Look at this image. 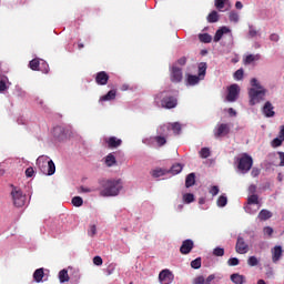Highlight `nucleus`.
I'll return each mask as SVG.
<instances>
[{"label": "nucleus", "mask_w": 284, "mask_h": 284, "mask_svg": "<svg viewBox=\"0 0 284 284\" xmlns=\"http://www.w3.org/2000/svg\"><path fill=\"white\" fill-rule=\"evenodd\" d=\"M265 97H267V90L258 79H251V88L248 89V105H258V103H263L265 101Z\"/></svg>", "instance_id": "f257e3e1"}, {"label": "nucleus", "mask_w": 284, "mask_h": 284, "mask_svg": "<svg viewBox=\"0 0 284 284\" xmlns=\"http://www.w3.org/2000/svg\"><path fill=\"white\" fill-rule=\"evenodd\" d=\"M123 190V181L121 179L106 180L102 183L101 196H119Z\"/></svg>", "instance_id": "f03ea898"}, {"label": "nucleus", "mask_w": 284, "mask_h": 284, "mask_svg": "<svg viewBox=\"0 0 284 284\" xmlns=\"http://www.w3.org/2000/svg\"><path fill=\"white\" fill-rule=\"evenodd\" d=\"M155 104L158 108H165L166 110H172L176 108L179 101L170 91H162L158 93L154 98Z\"/></svg>", "instance_id": "7ed1b4c3"}, {"label": "nucleus", "mask_w": 284, "mask_h": 284, "mask_svg": "<svg viewBox=\"0 0 284 284\" xmlns=\"http://www.w3.org/2000/svg\"><path fill=\"white\" fill-rule=\"evenodd\" d=\"M237 174H247L254 165V159L247 153H242L240 158L234 159Z\"/></svg>", "instance_id": "20e7f679"}, {"label": "nucleus", "mask_w": 284, "mask_h": 284, "mask_svg": "<svg viewBox=\"0 0 284 284\" xmlns=\"http://www.w3.org/2000/svg\"><path fill=\"white\" fill-rule=\"evenodd\" d=\"M37 165L45 176H52L57 172V165H54V161L50 160L49 156H39L37 159Z\"/></svg>", "instance_id": "39448f33"}, {"label": "nucleus", "mask_w": 284, "mask_h": 284, "mask_svg": "<svg viewBox=\"0 0 284 284\" xmlns=\"http://www.w3.org/2000/svg\"><path fill=\"white\" fill-rule=\"evenodd\" d=\"M11 197L16 207H23L26 205V194L14 185H12Z\"/></svg>", "instance_id": "423d86ee"}, {"label": "nucleus", "mask_w": 284, "mask_h": 284, "mask_svg": "<svg viewBox=\"0 0 284 284\" xmlns=\"http://www.w3.org/2000/svg\"><path fill=\"white\" fill-rule=\"evenodd\" d=\"M231 130L232 125H230V123H217L213 130V134L215 139H221L223 136H227Z\"/></svg>", "instance_id": "0eeeda50"}, {"label": "nucleus", "mask_w": 284, "mask_h": 284, "mask_svg": "<svg viewBox=\"0 0 284 284\" xmlns=\"http://www.w3.org/2000/svg\"><path fill=\"white\" fill-rule=\"evenodd\" d=\"M142 143L144 145H149L151 148L154 146V143H156V145L159 148H163V145H165V143H168V140L165 139V136L158 134L156 136L143 139Z\"/></svg>", "instance_id": "6e6552de"}, {"label": "nucleus", "mask_w": 284, "mask_h": 284, "mask_svg": "<svg viewBox=\"0 0 284 284\" xmlns=\"http://www.w3.org/2000/svg\"><path fill=\"white\" fill-rule=\"evenodd\" d=\"M227 95H226V101H229V103H234V101H236V99H239V94L241 93V88L239 87V84H231L227 88Z\"/></svg>", "instance_id": "1a4fd4ad"}, {"label": "nucleus", "mask_w": 284, "mask_h": 284, "mask_svg": "<svg viewBox=\"0 0 284 284\" xmlns=\"http://www.w3.org/2000/svg\"><path fill=\"white\" fill-rule=\"evenodd\" d=\"M171 81L173 83H181L183 81V69L176 64L171 67Z\"/></svg>", "instance_id": "9d476101"}, {"label": "nucleus", "mask_w": 284, "mask_h": 284, "mask_svg": "<svg viewBox=\"0 0 284 284\" xmlns=\"http://www.w3.org/2000/svg\"><path fill=\"white\" fill-rule=\"evenodd\" d=\"M235 251L237 254H247V252H250V245L245 243V239H243L241 235L237 236Z\"/></svg>", "instance_id": "9b49d317"}, {"label": "nucleus", "mask_w": 284, "mask_h": 284, "mask_svg": "<svg viewBox=\"0 0 284 284\" xmlns=\"http://www.w3.org/2000/svg\"><path fill=\"white\" fill-rule=\"evenodd\" d=\"M223 34H230V39L231 41H233L234 36H232V30L230 29V27H222L220 28L216 32L215 36L213 38V41L215 43H219V41H221V39H223Z\"/></svg>", "instance_id": "f8f14e48"}, {"label": "nucleus", "mask_w": 284, "mask_h": 284, "mask_svg": "<svg viewBox=\"0 0 284 284\" xmlns=\"http://www.w3.org/2000/svg\"><path fill=\"white\" fill-rule=\"evenodd\" d=\"M159 281L161 284H170L172 283V281H174V275L172 274V272H170V270H163L159 274Z\"/></svg>", "instance_id": "ddd939ff"}, {"label": "nucleus", "mask_w": 284, "mask_h": 284, "mask_svg": "<svg viewBox=\"0 0 284 284\" xmlns=\"http://www.w3.org/2000/svg\"><path fill=\"white\" fill-rule=\"evenodd\" d=\"M194 250V241L185 240L180 247L181 254H190Z\"/></svg>", "instance_id": "4468645a"}, {"label": "nucleus", "mask_w": 284, "mask_h": 284, "mask_svg": "<svg viewBox=\"0 0 284 284\" xmlns=\"http://www.w3.org/2000/svg\"><path fill=\"white\" fill-rule=\"evenodd\" d=\"M262 112L266 119H272L276 114L274 112V105H272V102L267 101L265 102L264 106L262 108Z\"/></svg>", "instance_id": "2eb2a0df"}, {"label": "nucleus", "mask_w": 284, "mask_h": 284, "mask_svg": "<svg viewBox=\"0 0 284 284\" xmlns=\"http://www.w3.org/2000/svg\"><path fill=\"white\" fill-rule=\"evenodd\" d=\"M110 80V75L105 71H100L97 73L95 83L98 85H108V81Z\"/></svg>", "instance_id": "dca6fc26"}, {"label": "nucleus", "mask_w": 284, "mask_h": 284, "mask_svg": "<svg viewBox=\"0 0 284 284\" xmlns=\"http://www.w3.org/2000/svg\"><path fill=\"white\" fill-rule=\"evenodd\" d=\"M282 256H283V247L281 245H276L275 247L272 248L273 263H278Z\"/></svg>", "instance_id": "f3484780"}, {"label": "nucleus", "mask_w": 284, "mask_h": 284, "mask_svg": "<svg viewBox=\"0 0 284 284\" xmlns=\"http://www.w3.org/2000/svg\"><path fill=\"white\" fill-rule=\"evenodd\" d=\"M53 136L58 141H63V139H65V136H67L65 128H63V126H55V128H53Z\"/></svg>", "instance_id": "a211bd4d"}, {"label": "nucleus", "mask_w": 284, "mask_h": 284, "mask_svg": "<svg viewBox=\"0 0 284 284\" xmlns=\"http://www.w3.org/2000/svg\"><path fill=\"white\" fill-rule=\"evenodd\" d=\"M201 81H203L199 75H194V74H186V85L189 87H194V85H199V83H201Z\"/></svg>", "instance_id": "6ab92c4d"}, {"label": "nucleus", "mask_w": 284, "mask_h": 284, "mask_svg": "<svg viewBox=\"0 0 284 284\" xmlns=\"http://www.w3.org/2000/svg\"><path fill=\"white\" fill-rule=\"evenodd\" d=\"M205 74H207V62H200L197 64V77L205 80Z\"/></svg>", "instance_id": "aec40b11"}, {"label": "nucleus", "mask_w": 284, "mask_h": 284, "mask_svg": "<svg viewBox=\"0 0 284 284\" xmlns=\"http://www.w3.org/2000/svg\"><path fill=\"white\" fill-rule=\"evenodd\" d=\"M256 61H261V53L248 54L244 58L245 65H252Z\"/></svg>", "instance_id": "412c9836"}, {"label": "nucleus", "mask_w": 284, "mask_h": 284, "mask_svg": "<svg viewBox=\"0 0 284 284\" xmlns=\"http://www.w3.org/2000/svg\"><path fill=\"white\" fill-rule=\"evenodd\" d=\"M258 210H261V204H246L244 206V211L246 212V214H256V212H258Z\"/></svg>", "instance_id": "4be33fe9"}, {"label": "nucleus", "mask_w": 284, "mask_h": 284, "mask_svg": "<svg viewBox=\"0 0 284 284\" xmlns=\"http://www.w3.org/2000/svg\"><path fill=\"white\" fill-rule=\"evenodd\" d=\"M10 85H12V83H10L8 77L3 75L2 78H0V94L6 92V90H8Z\"/></svg>", "instance_id": "5701e85b"}, {"label": "nucleus", "mask_w": 284, "mask_h": 284, "mask_svg": "<svg viewBox=\"0 0 284 284\" xmlns=\"http://www.w3.org/2000/svg\"><path fill=\"white\" fill-rule=\"evenodd\" d=\"M109 148H119L123 141L121 139H118L116 136H111L106 141Z\"/></svg>", "instance_id": "b1692460"}, {"label": "nucleus", "mask_w": 284, "mask_h": 284, "mask_svg": "<svg viewBox=\"0 0 284 284\" xmlns=\"http://www.w3.org/2000/svg\"><path fill=\"white\" fill-rule=\"evenodd\" d=\"M231 281L232 283L234 284H244L245 283V276L244 275H241L239 273H233L231 275Z\"/></svg>", "instance_id": "393cba45"}, {"label": "nucleus", "mask_w": 284, "mask_h": 284, "mask_svg": "<svg viewBox=\"0 0 284 284\" xmlns=\"http://www.w3.org/2000/svg\"><path fill=\"white\" fill-rule=\"evenodd\" d=\"M43 276H45L43 268H37L33 273V280L36 283H41L43 281Z\"/></svg>", "instance_id": "a878e982"}, {"label": "nucleus", "mask_w": 284, "mask_h": 284, "mask_svg": "<svg viewBox=\"0 0 284 284\" xmlns=\"http://www.w3.org/2000/svg\"><path fill=\"white\" fill-rule=\"evenodd\" d=\"M272 216H273V214H272L271 211H267V210L263 209V210L258 213L257 219H258L260 221H268V219H272Z\"/></svg>", "instance_id": "bb28decb"}, {"label": "nucleus", "mask_w": 284, "mask_h": 284, "mask_svg": "<svg viewBox=\"0 0 284 284\" xmlns=\"http://www.w3.org/2000/svg\"><path fill=\"white\" fill-rule=\"evenodd\" d=\"M196 183V174L190 173L185 179V187H192Z\"/></svg>", "instance_id": "cd10ccee"}, {"label": "nucleus", "mask_w": 284, "mask_h": 284, "mask_svg": "<svg viewBox=\"0 0 284 284\" xmlns=\"http://www.w3.org/2000/svg\"><path fill=\"white\" fill-rule=\"evenodd\" d=\"M116 99V90H110L105 95L100 98V101H114Z\"/></svg>", "instance_id": "c85d7f7f"}, {"label": "nucleus", "mask_w": 284, "mask_h": 284, "mask_svg": "<svg viewBox=\"0 0 284 284\" xmlns=\"http://www.w3.org/2000/svg\"><path fill=\"white\" fill-rule=\"evenodd\" d=\"M105 165L108 168H112L114 165H116V158L114 156V154L109 153L105 158Z\"/></svg>", "instance_id": "c756f323"}, {"label": "nucleus", "mask_w": 284, "mask_h": 284, "mask_svg": "<svg viewBox=\"0 0 284 284\" xmlns=\"http://www.w3.org/2000/svg\"><path fill=\"white\" fill-rule=\"evenodd\" d=\"M169 172L173 175L181 174V172H183V164L181 163L173 164Z\"/></svg>", "instance_id": "7c9ffc66"}, {"label": "nucleus", "mask_w": 284, "mask_h": 284, "mask_svg": "<svg viewBox=\"0 0 284 284\" xmlns=\"http://www.w3.org/2000/svg\"><path fill=\"white\" fill-rule=\"evenodd\" d=\"M156 133L164 138L168 136L170 134V125L164 124L159 126Z\"/></svg>", "instance_id": "2f4dec72"}, {"label": "nucleus", "mask_w": 284, "mask_h": 284, "mask_svg": "<svg viewBox=\"0 0 284 284\" xmlns=\"http://www.w3.org/2000/svg\"><path fill=\"white\" fill-rule=\"evenodd\" d=\"M60 283H68L70 281V275H68V270L63 268L59 272Z\"/></svg>", "instance_id": "473e14b6"}, {"label": "nucleus", "mask_w": 284, "mask_h": 284, "mask_svg": "<svg viewBox=\"0 0 284 284\" xmlns=\"http://www.w3.org/2000/svg\"><path fill=\"white\" fill-rule=\"evenodd\" d=\"M248 37L251 39H256V37H261V31L256 30V28L252 24L248 26Z\"/></svg>", "instance_id": "72a5a7b5"}, {"label": "nucleus", "mask_w": 284, "mask_h": 284, "mask_svg": "<svg viewBox=\"0 0 284 284\" xmlns=\"http://www.w3.org/2000/svg\"><path fill=\"white\" fill-rule=\"evenodd\" d=\"M206 21L209 23H217L219 21V12H216L215 10H213L211 13H209Z\"/></svg>", "instance_id": "f704fd0d"}, {"label": "nucleus", "mask_w": 284, "mask_h": 284, "mask_svg": "<svg viewBox=\"0 0 284 284\" xmlns=\"http://www.w3.org/2000/svg\"><path fill=\"white\" fill-rule=\"evenodd\" d=\"M199 40L201 43H212V36L210 33H200Z\"/></svg>", "instance_id": "c9c22d12"}, {"label": "nucleus", "mask_w": 284, "mask_h": 284, "mask_svg": "<svg viewBox=\"0 0 284 284\" xmlns=\"http://www.w3.org/2000/svg\"><path fill=\"white\" fill-rule=\"evenodd\" d=\"M247 205H261V202H258V195L253 194L247 197Z\"/></svg>", "instance_id": "e433bc0d"}, {"label": "nucleus", "mask_w": 284, "mask_h": 284, "mask_svg": "<svg viewBox=\"0 0 284 284\" xmlns=\"http://www.w3.org/2000/svg\"><path fill=\"white\" fill-rule=\"evenodd\" d=\"M165 174H168V171L163 169H155L152 171L153 179H160V176H165Z\"/></svg>", "instance_id": "4c0bfd02"}, {"label": "nucleus", "mask_w": 284, "mask_h": 284, "mask_svg": "<svg viewBox=\"0 0 284 284\" xmlns=\"http://www.w3.org/2000/svg\"><path fill=\"white\" fill-rule=\"evenodd\" d=\"M217 207H225L227 205V195L222 194L216 201Z\"/></svg>", "instance_id": "58836bf2"}, {"label": "nucleus", "mask_w": 284, "mask_h": 284, "mask_svg": "<svg viewBox=\"0 0 284 284\" xmlns=\"http://www.w3.org/2000/svg\"><path fill=\"white\" fill-rule=\"evenodd\" d=\"M244 74H245V71L243 70V68H241L234 72L233 78L235 81H243Z\"/></svg>", "instance_id": "ea45409f"}, {"label": "nucleus", "mask_w": 284, "mask_h": 284, "mask_svg": "<svg viewBox=\"0 0 284 284\" xmlns=\"http://www.w3.org/2000/svg\"><path fill=\"white\" fill-rule=\"evenodd\" d=\"M40 72H43V74H48L50 72V65L44 60H40Z\"/></svg>", "instance_id": "a19ab883"}, {"label": "nucleus", "mask_w": 284, "mask_h": 284, "mask_svg": "<svg viewBox=\"0 0 284 284\" xmlns=\"http://www.w3.org/2000/svg\"><path fill=\"white\" fill-rule=\"evenodd\" d=\"M260 261L258 257L252 255L247 258V265L248 267H256V265H258Z\"/></svg>", "instance_id": "79ce46f5"}, {"label": "nucleus", "mask_w": 284, "mask_h": 284, "mask_svg": "<svg viewBox=\"0 0 284 284\" xmlns=\"http://www.w3.org/2000/svg\"><path fill=\"white\" fill-rule=\"evenodd\" d=\"M41 65V60L39 59H33L29 62V68H31V70H40V67Z\"/></svg>", "instance_id": "37998d69"}, {"label": "nucleus", "mask_w": 284, "mask_h": 284, "mask_svg": "<svg viewBox=\"0 0 284 284\" xmlns=\"http://www.w3.org/2000/svg\"><path fill=\"white\" fill-rule=\"evenodd\" d=\"M71 203L74 207H81V205H83V197L74 196L72 197Z\"/></svg>", "instance_id": "c03bdc74"}, {"label": "nucleus", "mask_w": 284, "mask_h": 284, "mask_svg": "<svg viewBox=\"0 0 284 284\" xmlns=\"http://www.w3.org/2000/svg\"><path fill=\"white\" fill-rule=\"evenodd\" d=\"M212 154V152L210 151V148H202L200 150V156L201 159H210V155Z\"/></svg>", "instance_id": "a18cd8bd"}, {"label": "nucleus", "mask_w": 284, "mask_h": 284, "mask_svg": "<svg viewBox=\"0 0 284 284\" xmlns=\"http://www.w3.org/2000/svg\"><path fill=\"white\" fill-rule=\"evenodd\" d=\"M283 139L278 135L277 138L273 139L271 142L272 148H281L283 145Z\"/></svg>", "instance_id": "49530a36"}, {"label": "nucleus", "mask_w": 284, "mask_h": 284, "mask_svg": "<svg viewBox=\"0 0 284 284\" xmlns=\"http://www.w3.org/2000/svg\"><path fill=\"white\" fill-rule=\"evenodd\" d=\"M183 202L186 203V204L194 203V194L185 193L183 195Z\"/></svg>", "instance_id": "de8ad7c7"}, {"label": "nucleus", "mask_w": 284, "mask_h": 284, "mask_svg": "<svg viewBox=\"0 0 284 284\" xmlns=\"http://www.w3.org/2000/svg\"><path fill=\"white\" fill-rule=\"evenodd\" d=\"M14 94H16V97H20V99H24L26 91H23V89L21 87L16 85Z\"/></svg>", "instance_id": "09e8293b"}, {"label": "nucleus", "mask_w": 284, "mask_h": 284, "mask_svg": "<svg viewBox=\"0 0 284 284\" xmlns=\"http://www.w3.org/2000/svg\"><path fill=\"white\" fill-rule=\"evenodd\" d=\"M213 256H225V248L220 246L215 247L213 250Z\"/></svg>", "instance_id": "8fccbe9b"}, {"label": "nucleus", "mask_w": 284, "mask_h": 284, "mask_svg": "<svg viewBox=\"0 0 284 284\" xmlns=\"http://www.w3.org/2000/svg\"><path fill=\"white\" fill-rule=\"evenodd\" d=\"M191 267L193 270H201V257H197L191 262Z\"/></svg>", "instance_id": "3c124183"}, {"label": "nucleus", "mask_w": 284, "mask_h": 284, "mask_svg": "<svg viewBox=\"0 0 284 284\" xmlns=\"http://www.w3.org/2000/svg\"><path fill=\"white\" fill-rule=\"evenodd\" d=\"M229 19L230 21H232L233 23H239V14L235 11H231L229 14Z\"/></svg>", "instance_id": "603ef678"}, {"label": "nucleus", "mask_w": 284, "mask_h": 284, "mask_svg": "<svg viewBox=\"0 0 284 284\" xmlns=\"http://www.w3.org/2000/svg\"><path fill=\"white\" fill-rule=\"evenodd\" d=\"M240 261L239 257H231L227 261V266L229 267H236V265H239Z\"/></svg>", "instance_id": "864d4df0"}, {"label": "nucleus", "mask_w": 284, "mask_h": 284, "mask_svg": "<svg viewBox=\"0 0 284 284\" xmlns=\"http://www.w3.org/2000/svg\"><path fill=\"white\" fill-rule=\"evenodd\" d=\"M225 1L226 0H215V8L222 12L223 8H225Z\"/></svg>", "instance_id": "5fc2aeb1"}, {"label": "nucleus", "mask_w": 284, "mask_h": 284, "mask_svg": "<svg viewBox=\"0 0 284 284\" xmlns=\"http://www.w3.org/2000/svg\"><path fill=\"white\" fill-rule=\"evenodd\" d=\"M171 128L174 134H181V123L174 122L173 124H171Z\"/></svg>", "instance_id": "6e6d98bb"}, {"label": "nucleus", "mask_w": 284, "mask_h": 284, "mask_svg": "<svg viewBox=\"0 0 284 284\" xmlns=\"http://www.w3.org/2000/svg\"><path fill=\"white\" fill-rule=\"evenodd\" d=\"M114 270H116V264H110L105 268L106 276H110V275L114 274Z\"/></svg>", "instance_id": "4d7b16f0"}, {"label": "nucleus", "mask_w": 284, "mask_h": 284, "mask_svg": "<svg viewBox=\"0 0 284 284\" xmlns=\"http://www.w3.org/2000/svg\"><path fill=\"white\" fill-rule=\"evenodd\" d=\"M88 235L91 236V237L97 235V225L91 224V225L89 226Z\"/></svg>", "instance_id": "13d9d810"}, {"label": "nucleus", "mask_w": 284, "mask_h": 284, "mask_svg": "<svg viewBox=\"0 0 284 284\" xmlns=\"http://www.w3.org/2000/svg\"><path fill=\"white\" fill-rule=\"evenodd\" d=\"M193 284H205V277L203 275H199L193 280Z\"/></svg>", "instance_id": "bf43d9fd"}, {"label": "nucleus", "mask_w": 284, "mask_h": 284, "mask_svg": "<svg viewBox=\"0 0 284 284\" xmlns=\"http://www.w3.org/2000/svg\"><path fill=\"white\" fill-rule=\"evenodd\" d=\"M26 176L28 179H32L34 176V169L32 166H29L27 170H26Z\"/></svg>", "instance_id": "052dcab7"}, {"label": "nucleus", "mask_w": 284, "mask_h": 284, "mask_svg": "<svg viewBox=\"0 0 284 284\" xmlns=\"http://www.w3.org/2000/svg\"><path fill=\"white\" fill-rule=\"evenodd\" d=\"M78 192H79L80 194H90V192H92V189L85 187V186H80V187L78 189Z\"/></svg>", "instance_id": "680f3d73"}, {"label": "nucleus", "mask_w": 284, "mask_h": 284, "mask_svg": "<svg viewBox=\"0 0 284 284\" xmlns=\"http://www.w3.org/2000/svg\"><path fill=\"white\" fill-rule=\"evenodd\" d=\"M187 63V59L185 57L180 58L173 65H185Z\"/></svg>", "instance_id": "e2e57ef3"}, {"label": "nucleus", "mask_w": 284, "mask_h": 284, "mask_svg": "<svg viewBox=\"0 0 284 284\" xmlns=\"http://www.w3.org/2000/svg\"><path fill=\"white\" fill-rule=\"evenodd\" d=\"M216 278V274H211L206 277V280L204 278V284H212V281H215Z\"/></svg>", "instance_id": "0e129e2a"}, {"label": "nucleus", "mask_w": 284, "mask_h": 284, "mask_svg": "<svg viewBox=\"0 0 284 284\" xmlns=\"http://www.w3.org/2000/svg\"><path fill=\"white\" fill-rule=\"evenodd\" d=\"M261 174V169L258 168H253L251 171V176H253V179H256V176H258Z\"/></svg>", "instance_id": "69168bd1"}, {"label": "nucleus", "mask_w": 284, "mask_h": 284, "mask_svg": "<svg viewBox=\"0 0 284 284\" xmlns=\"http://www.w3.org/2000/svg\"><path fill=\"white\" fill-rule=\"evenodd\" d=\"M93 263L98 266L103 265V258H101V256L97 255L93 257Z\"/></svg>", "instance_id": "338daca9"}, {"label": "nucleus", "mask_w": 284, "mask_h": 284, "mask_svg": "<svg viewBox=\"0 0 284 284\" xmlns=\"http://www.w3.org/2000/svg\"><path fill=\"white\" fill-rule=\"evenodd\" d=\"M277 154L280 156V168H284V152L280 151Z\"/></svg>", "instance_id": "774afa93"}]
</instances>
